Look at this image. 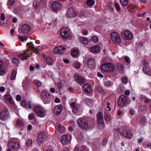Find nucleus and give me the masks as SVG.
<instances>
[{"mask_svg":"<svg viewBox=\"0 0 151 151\" xmlns=\"http://www.w3.org/2000/svg\"><path fill=\"white\" fill-rule=\"evenodd\" d=\"M123 135L126 138H131L133 136V134L130 130H124L123 131Z\"/></svg>","mask_w":151,"mask_h":151,"instance_id":"19","label":"nucleus"},{"mask_svg":"<svg viewBox=\"0 0 151 151\" xmlns=\"http://www.w3.org/2000/svg\"><path fill=\"white\" fill-rule=\"evenodd\" d=\"M8 146L12 148L13 150H17L19 149L20 147V144L18 142L12 141L9 142L8 145Z\"/></svg>","mask_w":151,"mask_h":151,"instance_id":"6","label":"nucleus"},{"mask_svg":"<svg viewBox=\"0 0 151 151\" xmlns=\"http://www.w3.org/2000/svg\"><path fill=\"white\" fill-rule=\"evenodd\" d=\"M146 12H145L143 13H140L138 14V16L139 17H142L144 16L146 14Z\"/></svg>","mask_w":151,"mask_h":151,"instance_id":"62","label":"nucleus"},{"mask_svg":"<svg viewBox=\"0 0 151 151\" xmlns=\"http://www.w3.org/2000/svg\"><path fill=\"white\" fill-rule=\"evenodd\" d=\"M17 72L15 70H14L12 71L10 78L12 80H14L16 77Z\"/></svg>","mask_w":151,"mask_h":151,"instance_id":"37","label":"nucleus"},{"mask_svg":"<svg viewBox=\"0 0 151 151\" xmlns=\"http://www.w3.org/2000/svg\"><path fill=\"white\" fill-rule=\"evenodd\" d=\"M30 41L29 42V49L31 50V52L32 51V52L36 54L37 53V49L35 48L34 46V43L35 42V41L34 40L32 39L31 37H30Z\"/></svg>","mask_w":151,"mask_h":151,"instance_id":"12","label":"nucleus"},{"mask_svg":"<svg viewBox=\"0 0 151 151\" xmlns=\"http://www.w3.org/2000/svg\"><path fill=\"white\" fill-rule=\"evenodd\" d=\"M129 113L131 115H133L134 114V110L132 109H131L129 111Z\"/></svg>","mask_w":151,"mask_h":151,"instance_id":"64","label":"nucleus"},{"mask_svg":"<svg viewBox=\"0 0 151 151\" xmlns=\"http://www.w3.org/2000/svg\"><path fill=\"white\" fill-rule=\"evenodd\" d=\"M92 41L95 43H97L98 42V37L96 36H93L91 38Z\"/></svg>","mask_w":151,"mask_h":151,"instance_id":"41","label":"nucleus"},{"mask_svg":"<svg viewBox=\"0 0 151 151\" xmlns=\"http://www.w3.org/2000/svg\"><path fill=\"white\" fill-rule=\"evenodd\" d=\"M29 120L31 121L32 123L34 124H36L37 121L35 118V115L34 113H32L29 115Z\"/></svg>","mask_w":151,"mask_h":151,"instance_id":"26","label":"nucleus"},{"mask_svg":"<svg viewBox=\"0 0 151 151\" xmlns=\"http://www.w3.org/2000/svg\"><path fill=\"white\" fill-rule=\"evenodd\" d=\"M21 32L24 33L28 32V25L27 24H24L23 25L21 29Z\"/></svg>","mask_w":151,"mask_h":151,"instance_id":"30","label":"nucleus"},{"mask_svg":"<svg viewBox=\"0 0 151 151\" xmlns=\"http://www.w3.org/2000/svg\"><path fill=\"white\" fill-rule=\"evenodd\" d=\"M74 77L76 82L79 84L83 83L86 81L84 78L78 74H75Z\"/></svg>","mask_w":151,"mask_h":151,"instance_id":"15","label":"nucleus"},{"mask_svg":"<svg viewBox=\"0 0 151 151\" xmlns=\"http://www.w3.org/2000/svg\"><path fill=\"white\" fill-rule=\"evenodd\" d=\"M15 125L17 127H19L21 129H22L24 126V123L20 119H16L15 122Z\"/></svg>","mask_w":151,"mask_h":151,"instance_id":"24","label":"nucleus"},{"mask_svg":"<svg viewBox=\"0 0 151 151\" xmlns=\"http://www.w3.org/2000/svg\"><path fill=\"white\" fill-rule=\"evenodd\" d=\"M8 110L5 109L0 113V119L2 120H5L9 119Z\"/></svg>","mask_w":151,"mask_h":151,"instance_id":"13","label":"nucleus"},{"mask_svg":"<svg viewBox=\"0 0 151 151\" xmlns=\"http://www.w3.org/2000/svg\"><path fill=\"white\" fill-rule=\"evenodd\" d=\"M71 138L70 135H64L62 136L61 142L62 144H68L70 142Z\"/></svg>","mask_w":151,"mask_h":151,"instance_id":"11","label":"nucleus"},{"mask_svg":"<svg viewBox=\"0 0 151 151\" xmlns=\"http://www.w3.org/2000/svg\"><path fill=\"white\" fill-rule=\"evenodd\" d=\"M111 38L113 42L117 44L120 43L121 39L119 35L116 32H113L111 34Z\"/></svg>","mask_w":151,"mask_h":151,"instance_id":"5","label":"nucleus"},{"mask_svg":"<svg viewBox=\"0 0 151 151\" xmlns=\"http://www.w3.org/2000/svg\"><path fill=\"white\" fill-rule=\"evenodd\" d=\"M114 6L116 8V9L117 10V11H119V10H120V7L119 4L118 3H115L114 4Z\"/></svg>","mask_w":151,"mask_h":151,"instance_id":"44","label":"nucleus"},{"mask_svg":"<svg viewBox=\"0 0 151 151\" xmlns=\"http://www.w3.org/2000/svg\"><path fill=\"white\" fill-rule=\"evenodd\" d=\"M124 94L127 96H129L130 94V92L128 90H126L124 92Z\"/></svg>","mask_w":151,"mask_h":151,"instance_id":"58","label":"nucleus"},{"mask_svg":"<svg viewBox=\"0 0 151 151\" xmlns=\"http://www.w3.org/2000/svg\"><path fill=\"white\" fill-rule=\"evenodd\" d=\"M88 64L90 68L92 69L95 66V61L93 58H89L88 61Z\"/></svg>","mask_w":151,"mask_h":151,"instance_id":"25","label":"nucleus"},{"mask_svg":"<svg viewBox=\"0 0 151 151\" xmlns=\"http://www.w3.org/2000/svg\"><path fill=\"white\" fill-rule=\"evenodd\" d=\"M28 50L27 49L26 50L24 51L23 53L18 54V56L19 58L22 60H26L28 56Z\"/></svg>","mask_w":151,"mask_h":151,"instance_id":"16","label":"nucleus"},{"mask_svg":"<svg viewBox=\"0 0 151 151\" xmlns=\"http://www.w3.org/2000/svg\"><path fill=\"white\" fill-rule=\"evenodd\" d=\"M128 81V78L127 77H125L122 78V82L124 83H127Z\"/></svg>","mask_w":151,"mask_h":151,"instance_id":"46","label":"nucleus"},{"mask_svg":"<svg viewBox=\"0 0 151 151\" xmlns=\"http://www.w3.org/2000/svg\"><path fill=\"white\" fill-rule=\"evenodd\" d=\"M19 39L22 42H24L27 40V38L25 36H20Z\"/></svg>","mask_w":151,"mask_h":151,"instance_id":"43","label":"nucleus"},{"mask_svg":"<svg viewBox=\"0 0 151 151\" xmlns=\"http://www.w3.org/2000/svg\"><path fill=\"white\" fill-rule=\"evenodd\" d=\"M46 62L47 64L49 65H52L53 64L52 60L50 57H47L46 58Z\"/></svg>","mask_w":151,"mask_h":151,"instance_id":"32","label":"nucleus"},{"mask_svg":"<svg viewBox=\"0 0 151 151\" xmlns=\"http://www.w3.org/2000/svg\"><path fill=\"white\" fill-rule=\"evenodd\" d=\"M34 110L37 116L40 117H43L45 116V110L41 107L38 106H35L34 107Z\"/></svg>","mask_w":151,"mask_h":151,"instance_id":"3","label":"nucleus"},{"mask_svg":"<svg viewBox=\"0 0 151 151\" xmlns=\"http://www.w3.org/2000/svg\"><path fill=\"white\" fill-rule=\"evenodd\" d=\"M107 140L106 138H104L102 141V144L104 146L107 143Z\"/></svg>","mask_w":151,"mask_h":151,"instance_id":"48","label":"nucleus"},{"mask_svg":"<svg viewBox=\"0 0 151 151\" xmlns=\"http://www.w3.org/2000/svg\"><path fill=\"white\" fill-rule=\"evenodd\" d=\"M87 5L91 6L95 3V1L93 0H88L86 2Z\"/></svg>","mask_w":151,"mask_h":151,"instance_id":"35","label":"nucleus"},{"mask_svg":"<svg viewBox=\"0 0 151 151\" xmlns=\"http://www.w3.org/2000/svg\"><path fill=\"white\" fill-rule=\"evenodd\" d=\"M97 76L99 77L102 78L103 77V75L99 72H98L97 73Z\"/></svg>","mask_w":151,"mask_h":151,"instance_id":"60","label":"nucleus"},{"mask_svg":"<svg viewBox=\"0 0 151 151\" xmlns=\"http://www.w3.org/2000/svg\"><path fill=\"white\" fill-rule=\"evenodd\" d=\"M6 73V70L4 69H2L0 70V75L1 76L4 75Z\"/></svg>","mask_w":151,"mask_h":151,"instance_id":"47","label":"nucleus"},{"mask_svg":"<svg viewBox=\"0 0 151 151\" xmlns=\"http://www.w3.org/2000/svg\"><path fill=\"white\" fill-rule=\"evenodd\" d=\"M80 106L79 105H77L73 109V112L74 113H77V112L80 110Z\"/></svg>","mask_w":151,"mask_h":151,"instance_id":"34","label":"nucleus"},{"mask_svg":"<svg viewBox=\"0 0 151 151\" xmlns=\"http://www.w3.org/2000/svg\"><path fill=\"white\" fill-rule=\"evenodd\" d=\"M76 102H72L70 104V105L71 107L74 108L75 106L76 105Z\"/></svg>","mask_w":151,"mask_h":151,"instance_id":"57","label":"nucleus"},{"mask_svg":"<svg viewBox=\"0 0 151 151\" xmlns=\"http://www.w3.org/2000/svg\"><path fill=\"white\" fill-rule=\"evenodd\" d=\"M97 116L98 122H103V115L101 112H98L97 114Z\"/></svg>","mask_w":151,"mask_h":151,"instance_id":"31","label":"nucleus"},{"mask_svg":"<svg viewBox=\"0 0 151 151\" xmlns=\"http://www.w3.org/2000/svg\"><path fill=\"white\" fill-rule=\"evenodd\" d=\"M6 101L11 104H14V102L11 95L9 94H6L4 96Z\"/></svg>","mask_w":151,"mask_h":151,"instance_id":"23","label":"nucleus"},{"mask_svg":"<svg viewBox=\"0 0 151 151\" xmlns=\"http://www.w3.org/2000/svg\"><path fill=\"white\" fill-rule=\"evenodd\" d=\"M43 133L41 132L39 134L37 140V142L39 145L42 143L44 140V137L43 136Z\"/></svg>","mask_w":151,"mask_h":151,"instance_id":"28","label":"nucleus"},{"mask_svg":"<svg viewBox=\"0 0 151 151\" xmlns=\"http://www.w3.org/2000/svg\"><path fill=\"white\" fill-rule=\"evenodd\" d=\"M0 19L2 21H4L5 19L4 14V13H1V15Z\"/></svg>","mask_w":151,"mask_h":151,"instance_id":"50","label":"nucleus"},{"mask_svg":"<svg viewBox=\"0 0 151 151\" xmlns=\"http://www.w3.org/2000/svg\"><path fill=\"white\" fill-rule=\"evenodd\" d=\"M68 90L71 93H73V89L71 87H70L68 88Z\"/></svg>","mask_w":151,"mask_h":151,"instance_id":"63","label":"nucleus"},{"mask_svg":"<svg viewBox=\"0 0 151 151\" xmlns=\"http://www.w3.org/2000/svg\"><path fill=\"white\" fill-rule=\"evenodd\" d=\"M57 129L59 132L63 133L65 130V128L63 126L61 125L60 123H58L56 124Z\"/></svg>","mask_w":151,"mask_h":151,"instance_id":"27","label":"nucleus"},{"mask_svg":"<svg viewBox=\"0 0 151 151\" xmlns=\"http://www.w3.org/2000/svg\"><path fill=\"white\" fill-rule=\"evenodd\" d=\"M78 122L79 127L83 129H86L88 127V122L85 118H81L78 119Z\"/></svg>","mask_w":151,"mask_h":151,"instance_id":"4","label":"nucleus"},{"mask_svg":"<svg viewBox=\"0 0 151 151\" xmlns=\"http://www.w3.org/2000/svg\"><path fill=\"white\" fill-rule=\"evenodd\" d=\"M75 66L77 68H79L80 67V65L79 63L76 62L75 64Z\"/></svg>","mask_w":151,"mask_h":151,"instance_id":"53","label":"nucleus"},{"mask_svg":"<svg viewBox=\"0 0 151 151\" xmlns=\"http://www.w3.org/2000/svg\"><path fill=\"white\" fill-rule=\"evenodd\" d=\"M8 3L10 5H12L14 3V0H8Z\"/></svg>","mask_w":151,"mask_h":151,"instance_id":"51","label":"nucleus"},{"mask_svg":"<svg viewBox=\"0 0 151 151\" xmlns=\"http://www.w3.org/2000/svg\"><path fill=\"white\" fill-rule=\"evenodd\" d=\"M33 5L35 7H37L39 6V4L37 1H35L34 2Z\"/></svg>","mask_w":151,"mask_h":151,"instance_id":"54","label":"nucleus"},{"mask_svg":"<svg viewBox=\"0 0 151 151\" xmlns=\"http://www.w3.org/2000/svg\"><path fill=\"white\" fill-rule=\"evenodd\" d=\"M121 5L123 6H126L128 4V0H120Z\"/></svg>","mask_w":151,"mask_h":151,"instance_id":"33","label":"nucleus"},{"mask_svg":"<svg viewBox=\"0 0 151 151\" xmlns=\"http://www.w3.org/2000/svg\"><path fill=\"white\" fill-rule=\"evenodd\" d=\"M63 107L61 105H58L55 106L54 108V112L55 114L58 115L60 114L62 112Z\"/></svg>","mask_w":151,"mask_h":151,"instance_id":"21","label":"nucleus"},{"mask_svg":"<svg viewBox=\"0 0 151 151\" xmlns=\"http://www.w3.org/2000/svg\"><path fill=\"white\" fill-rule=\"evenodd\" d=\"M66 50V48L61 45L56 47L54 48L53 52L55 54H60L64 53Z\"/></svg>","mask_w":151,"mask_h":151,"instance_id":"7","label":"nucleus"},{"mask_svg":"<svg viewBox=\"0 0 151 151\" xmlns=\"http://www.w3.org/2000/svg\"><path fill=\"white\" fill-rule=\"evenodd\" d=\"M68 15L70 18H74L76 16V14L73 8H70L68 11Z\"/></svg>","mask_w":151,"mask_h":151,"instance_id":"20","label":"nucleus"},{"mask_svg":"<svg viewBox=\"0 0 151 151\" xmlns=\"http://www.w3.org/2000/svg\"><path fill=\"white\" fill-rule=\"evenodd\" d=\"M21 97L20 95H18L16 96V100L18 101L21 100Z\"/></svg>","mask_w":151,"mask_h":151,"instance_id":"56","label":"nucleus"},{"mask_svg":"<svg viewBox=\"0 0 151 151\" xmlns=\"http://www.w3.org/2000/svg\"><path fill=\"white\" fill-rule=\"evenodd\" d=\"M104 85L106 86H109L111 85V83L110 81H106L104 82Z\"/></svg>","mask_w":151,"mask_h":151,"instance_id":"49","label":"nucleus"},{"mask_svg":"<svg viewBox=\"0 0 151 151\" xmlns=\"http://www.w3.org/2000/svg\"><path fill=\"white\" fill-rule=\"evenodd\" d=\"M108 58H105L103 60L104 64L101 65V68L102 70L108 73H112L113 72L115 69L114 65L111 63H106L107 62Z\"/></svg>","mask_w":151,"mask_h":151,"instance_id":"1","label":"nucleus"},{"mask_svg":"<svg viewBox=\"0 0 151 151\" xmlns=\"http://www.w3.org/2000/svg\"><path fill=\"white\" fill-rule=\"evenodd\" d=\"M5 90V88L4 87L1 86L0 87V91L2 92L4 91Z\"/></svg>","mask_w":151,"mask_h":151,"instance_id":"61","label":"nucleus"},{"mask_svg":"<svg viewBox=\"0 0 151 151\" xmlns=\"http://www.w3.org/2000/svg\"><path fill=\"white\" fill-rule=\"evenodd\" d=\"M106 104L107 105V108L108 109V110L109 111H110L111 110V109L110 108V106L109 105L110 104L109 102H106Z\"/></svg>","mask_w":151,"mask_h":151,"instance_id":"59","label":"nucleus"},{"mask_svg":"<svg viewBox=\"0 0 151 151\" xmlns=\"http://www.w3.org/2000/svg\"><path fill=\"white\" fill-rule=\"evenodd\" d=\"M60 35L63 38L67 39L70 36V33L67 28L63 27L62 28L60 31Z\"/></svg>","mask_w":151,"mask_h":151,"instance_id":"9","label":"nucleus"},{"mask_svg":"<svg viewBox=\"0 0 151 151\" xmlns=\"http://www.w3.org/2000/svg\"><path fill=\"white\" fill-rule=\"evenodd\" d=\"M124 60L127 63H130V58L127 56H124Z\"/></svg>","mask_w":151,"mask_h":151,"instance_id":"42","label":"nucleus"},{"mask_svg":"<svg viewBox=\"0 0 151 151\" xmlns=\"http://www.w3.org/2000/svg\"><path fill=\"white\" fill-rule=\"evenodd\" d=\"M100 47L99 45H96L91 47L90 50L91 52L93 53H96L99 51Z\"/></svg>","mask_w":151,"mask_h":151,"instance_id":"22","label":"nucleus"},{"mask_svg":"<svg viewBox=\"0 0 151 151\" xmlns=\"http://www.w3.org/2000/svg\"><path fill=\"white\" fill-rule=\"evenodd\" d=\"M81 33L83 35H86L88 34V32L86 30H84Z\"/></svg>","mask_w":151,"mask_h":151,"instance_id":"55","label":"nucleus"},{"mask_svg":"<svg viewBox=\"0 0 151 151\" xmlns=\"http://www.w3.org/2000/svg\"><path fill=\"white\" fill-rule=\"evenodd\" d=\"M127 99V97L124 95L120 96L118 101V105L119 106L122 107L124 106Z\"/></svg>","mask_w":151,"mask_h":151,"instance_id":"8","label":"nucleus"},{"mask_svg":"<svg viewBox=\"0 0 151 151\" xmlns=\"http://www.w3.org/2000/svg\"><path fill=\"white\" fill-rule=\"evenodd\" d=\"M41 99L44 103L47 104L53 101L54 97L52 95L49 93L43 92L42 93Z\"/></svg>","mask_w":151,"mask_h":151,"instance_id":"2","label":"nucleus"},{"mask_svg":"<svg viewBox=\"0 0 151 151\" xmlns=\"http://www.w3.org/2000/svg\"><path fill=\"white\" fill-rule=\"evenodd\" d=\"M83 88L85 92L88 93H90L92 91L91 86L88 84L85 83L84 84Z\"/></svg>","mask_w":151,"mask_h":151,"instance_id":"17","label":"nucleus"},{"mask_svg":"<svg viewBox=\"0 0 151 151\" xmlns=\"http://www.w3.org/2000/svg\"><path fill=\"white\" fill-rule=\"evenodd\" d=\"M34 83L37 87H40L41 86L42 83L41 82L38 80H35L34 81Z\"/></svg>","mask_w":151,"mask_h":151,"instance_id":"38","label":"nucleus"},{"mask_svg":"<svg viewBox=\"0 0 151 151\" xmlns=\"http://www.w3.org/2000/svg\"><path fill=\"white\" fill-rule=\"evenodd\" d=\"M110 115L109 113L105 112L104 114V119L106 121H109L110 119Z\"/></svg>","mask_w":151,"mask_h":151,"instance_id":"36","label":"nucleus"},{"mask_svg":"<svg viewBox=\"0 0 151 151\" xmlns=\"http://www.w3.org/2000/svg\"><path fill=\"white\" fill-rule=\"evenodd\" d=\"M21 105L25 108H26L27 106V102L26 100H22L21 102Z\"/></svg>","mask_w":151,"mask_h":151,"instance_id":"40","label":"nucleus"},{"mask_svg":"<svg viewBox=\"0 0 151 151\" xmlns=\"http://www.w3.org/2000/svg\"><path fill=\"white\" fill-rule=\"evenodd\" d=\"M98 126L99 128L100 129L102 128L104 126V121L103 122H98Z\"/></svg>","mask_w":151,"mask_h":151,"instance_id":"45","label":"nucleus"},{"mask_svg":"<svg viewBox=\"0 0 151 151\" xmlns=\"http://www.w3.org/2000/svg\"><path fill=\"white\" fill-rule=\"evenodd\" d=\"M71 53L72 55L73 56L76 57L78 53V50H73L71 51Z\"/></svg>","mask_w":151,"mask_h":151,"instance_id":"39","label":"nucleus"},{"mask_svg":"<svg viewBox=\"0 0 151 151\" xmlns=\"http://www.w3.org/2000/svg\"><path fill=\"white\" fill-rule=\"evenodd\" d=\"M137 9L136 6H134L129 11V12H134L136 11Z\"/></svg>","mask_w":151,"mask_h":151,"instance_id":"52","label":"nucleus"},{"mask_svg":"<svg viewBox=\"0 0 151 151\" xmlns=\"http://www.w3.org/2000/svg\"><path fill=\"white\" fill-rule=\"evenodd\" d=\"M62 7L61 4L58 1H55L52 3V8L54 11H57L60 9Z\"/></svg>","mask_w":151,"mask_h":151,"instance_id":"14","label":"nucleus"},{"mask_svg":"<svg viewBox=\"0 0 151 151\" xmlns=\"http://www.w3.org/2000/svg\"><path fill=\"white\" fill-rule=\"evenodd\" d=\"M121 35L124 39L131 40L132 37V33L128 30H125L121 33Z\"/></svg>","mask_w":151,"mask_h":151,"instance_id":"10","label":"nucleus"},{"mask_svg":"<svg viewBox=\"0 0 151 151\" xmlns=\"http://www.w3.org/2000/svg\"><path fill=\"white\" fill-rule=\"evenodd\" d=\"M79 40L84 45H87L89 41L87 38L83 37H79Z\"/></svg>","mask_w":151,"mask_h":151,"instance_id":"29","label":"nucleus"},{"mask_svg":"<svg viewBox=\"0 0 151 151\" xmlns=\"http://www.w3.org/2000/svg\"><path fill=\"white\" fill-rule=\"evenodd\" d=\"M143 72L146 74L150 75L151 74V70L150 69L148 64H145L142 68Z\"/></svg>","mask_w":151,"mask_h":151,"instance_id":"18","label":"nucleus"}]
</instances>
